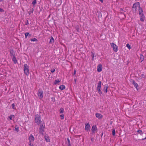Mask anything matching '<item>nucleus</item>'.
<instances>
[{
  "instance_id": "nucleus-1",
  "label": "nucleus",
  "mask_w": 146,
  "mask_h": 146,
  "mask_svg": "<svg viewBox=\"0 0 146 146\" xmlns=\"http://www.w3.org/2000/svg\"><path fill=\"white\" fill-rule=\"evenodd\" d=\"M24 73L27 75L29 74V66L27 64H25L24 66Z\"/></svg>"
},
{
  "instance_id": "nucleus-2",
  "label": "nucleus",
  "mask_w": 146,
  "mask_h": 146,
  "mask_svg": "<svg viewBox=\"0 0 146 146\" xmlns=\"http://www.w3.org/2000/svg\"><path fill=\"white\" fill-rule=\"evenodd\" d=\"M35 122L38 124H39L41 123V121L40 116L38 114L35 115Z\"/></svg>"
},
{
  "instance_id": "nucleus-3",
  "label": "nucleus",
  "mask_w": 146,
  "mask_h": 146,
  "mask_svg": "<svg viewBox=\"0 0 146 146\" xmlns=\"http://www.w3.org/2000/svg\"><path fill=\"white\" fill-rule=\"evenodd\" d=\"M101 82L100 81H99L97 84V89L98 91V93L100 95L102 94V92L101 90Z\"/></svg>"
},
{
  "instance_id": "nucleus-4",
  "label": "nucleus",
  "mask_w": 146,
  "mask_h": 146,
  "mask_svg": "<svg viewBox=\"0 0 146 146\" xmlns=\"http://www.w3.org/2000/svg\"><path fill=\"white\" fill-rule=\"evenodd\" d=\"M139 5V3L138 2L136 3L133 4V11L136 12L137 11V7Z\"/></svg>"
},
{
  "instance_id": "nucleus-5",
  "label": "nucleus",
  "mask_w": 146,
  "mask_h": 146,
  "mask_svg": "<svg viewBox=\"0 0 146 146\" xmlns=\"http://www.w3.org/2000/svg\"><path fill=\"white\" fill-rule=\"evenodd\" d=\"M110 45L113 48V50L115 52H117L118 50L117 46L113 43H111Z\"/></svg>"
},
{
  "instance_id": "nucleus-6",
  "label": "nucleus",
  "mask_w": 146,
  "mask_h": 146,
  "mask_svg": "<svg viewBox=\"0 0 146 146\" xmlns=\"http://www.w3.org/2000/svg\"><path fill=\"white\" fill-rule=\"evenodd\" d=\"M45 127V125L44 124V125H41L40 128V132L42 135H43Z\"/></svg>"
},
{
  "instance_id": "nucleus-7",
  "label": "nucleus",
  "mask_w": 146,
  "mask_h": 146,
  "mask_svg": "<svg viewBox=\"0 0 146 146\" xmlns=\"http://www.w3.org/2000/svg\"><path fill=\"white\" fill-rule=\"evenodd\" d=\"M34 139L35 138L31 134L29 138V142H33Z\"/></svg>"
},
{
  "instance_id": "nucleus-8",
  "label": "nucleus",
  "mask_w": 146,
  "mask_h": 146,
  "mask_svg": "<svg viewBox=\"0 0 146 146\" xmlns=\"http://www.w3.org/2000/svg\"><path fill=\"white\" fill-rule=\"evenodd\" d=\"M102 66L101 64H98L97 67V71L98 72H100L102 71Z\"/></svg>"
},
{
  "instance_id": "nucleus-9",
  "label": "nucleus",
  "mask_w": 146,
  "mask_h": 146,
  "mask_svg": "<svg viewBox=\"0 0 146 146\" xmlns=\"http://www.w3.org/2000/svg\"><path fill=\"white\" fill-rule=\"evenodd\" d=\"M96 116L98 119H101L103 117V115L99 113H96Z\"/></svg>"
},
{
  "instance_id": "nucleus-10",
  "label": "nucleus",
  "mask_w": 146,
  "mask_h": 146,
  "mask_svg": "<svg viewBox=\"0 0 146 146\" xmlns=\"http://www.w3.org/2000/svg\"><path fill=\"white\" fill-rule=\"evenodd\" d=\"M85 125V129L87 131H88V130L90 129V123H86Z\"/></svg>"
},
{
  "instance_id": "nucleus-11",
  "label": "nucleus",
  "mask_w": 146,
  "mask_h": 146,
  "mask_svg": "<svg viewBox=\"0 0 146 146\" xmlns=\"http://www.w3.org/2000/svg\"><path fill=\"white\" fill-rule=\"evenodd\" d=\"M37 94L38 96L41 98L43 97V93L42 91L40 90H38Z\"/></svg>"
},
{
  "instance_id": "nucleus-12",
  "label": "nucleus",
  "mask_w": 146,
  "mask_h": 146,
  "mask_svg": "<svg viewBox=\"0 0 146 146\" xmlns=\"http://www.w3.org/2000/svg\"><path fill=\"white\" fill-rule=\"evenodd\" d=\"M97 130V127L96 126L93 125L92 128V133H94L95 131Z\"/></svg>"
},
{
  "instance_id": "nucleus-13",
  "label": "nucleus",
  "mask_w": 146,
  "mask_h": 146,
  "mask_svg": "<svg viewBox=\"0 0 146 146\" xmlns=\"http://www.w3.org/2000/svg\"><path fill=\"white\" fill-rule=\"evenodd\" d=\"M143 9L142 8L140 7V6L139 7V15L143 14Z\"/></svg>"
},
{
  "instance_id": "nucleus-14",
  "label": "nucleus",
  "mask_w": 146,
  "mask_h": 146,
  "mask_svg": "<svg viewBox=\"0 0 146 146\" xmlns=\"http://www.w3.org/2000/svg\"><path fill=\"white\" fill-rule=\"evenodd\" d=\"M132 84L134 85V86L138 90V88H137L138 85L137 83H136L134 80H133L132 82Z\"/></svg>"
},
{
  "instance_id": "nucleus-15",
  "label": "nucleus",
  "mask_w": 146,
  "mask_h": 146,
  "mask_svg": "<svg viewBox=\"0 0 146 146\" xmlns=\"http://www.w3.org/2000/svg\"><path fill=\"white\" fill-rule=\"evenodd\" d=\"M12 60L14 63L15 64H16L17 62V60L16 58L15 57V56H13Z\"/></svg>"
},
{
  "instance_id": "nucleus-16",
  "label": "nucleus",
  "mask_w": 146,
  "mask_h": 146,
  "mask_svg": "<svg viewBox=\"0 0 146 146\" xmlns=\"http://www.w3.org/2000/svg\"><path fill=\"white\" fill-rule=\"evenodd\" d=\"M10 53L11 56H15V52L13 50L11 49L10 50Z\"/></svg>"
},
{
  "instance_id": "nucleus-17",
  "label": "nucleus",
  "mask_w": 146,
  "mask_h": 146,
  "mask_svg": "<svg viewBox=\"0 0 146 146\" xmlns=\"http://www.w3.org/2000/svg\"><path fill=\"white\" fill-rule=\"evenodd\" d=\"M140 17V20L141 21H144V15H139Z\"/></svg>"
},
{
  "instance_id": "nucleus-18",
  "label": "nucleus",
  "mask_w": 146,
  "mask_h": 146,
  "mask_svg": "<svg viewBox=\"0 0 146 146\" xmlns=\"http://www.w3.org/2000/svg\"><path fill=\"white\" fill-rule=\"evenodd\" d=\"M65 88V86L64 85H61L59 87V88L61 90H63Z\"/></svg>"
},
{
  "instance_id": "nucleus-19",
  "label": "nucleus",
  "mask_w": 146,
  "mask_h": 146,
  "mask_svg": "<svg viewBox=\"0 0 146 146\" xmlns=\"http://www.w3.org/2000/svg\"><path fill=\"white\" fill-rule=\"evenodd\" d=\"M60 81V80L58 79H56L55 80L54 82V84L55 85L57 84H58Z\"/></svg>"
},
{
  "instance_id": "nucleus-20",
  "label": "nucleus",
  "mask_w": 146,
  "mask_h": 146,
  "mask_svg": "<svg viewBox=\"0 0 146 146\" xmlns=\"http://www.w3.org/2000/svg\"><path fill=\"white\" fill-rule=\"evenodd\" d=\"M67 145L68 146H71V145L70 144V139L68 138H67Z\"/></svg>"
},
{
  "instance_id": "nucleus-21",
  "label": "nucleus",
  "mask_w": 146,
  "mask_h": 146,
  "mask_svg": "<svg viewBox=\"0 0 146 146\" xmlns=\"http://www.w3.org/2000/svg\"><path fill=\"white\" fill-rule=\"evenodd\" d=\"M91 53L92 54L91 56L92 57V60H94V59H96V58H94V53H93L92 52H91ZM95 58H96V57H95Z\"/></svg>"
},
{
  "instance_id": "nucleus-22",
  "label": "nucleus",
  "mask_w": 146,
  "mask_h": 146,
  "mask_svg": "<svg viewBox=\"0 0 146 146\" xmlns=\"http://www.w3.org/2000/svg\"><path fill=\"white\" fill-rule=\"evenodd\" d=\"M54 42V40L53 38L51 37V38H50L49 43H52Z\"/></svg>"
},
{
  "instance_id": "nucleus-23",
  "label": "nucleus",
  "mask_w": 146,
  "mask_h": 146,
  "mask_svg": "<svg viewBox=\"0 0 146 146\" xmlns=\"http://www.w3.org/2000/svg\"><path fill=\"white\" fill-rule=\"evenodd\" d=\"M108 88V87L107 85L104 88V91H105V93H107V90Z\"/></svg>"
},
{
  "instance_id": "nucleus-24",
  "label": "nucleus",
  "mask_w": 146,
  "mask_h": 146,
  "mask_svg": "<svg viewBox=\"0 0 146 146\" xmlns=\"http://www.w3.org/2000/svg\"><path fill=\"white\" fill-rule=\"evenodd\" d=\"M34 9L33 8L29 12V15L31 14L33 12Z\"/></svg>"
},
{
  "instance_id": "nucleus-25",
  "label": "nucleus",
  "mask_w": 146,
  "mask_h": 146,
  "mask_svg": "<svg viewBox=\"0 0 146 146\" xmlns=\"http://www.w3.org/2000/svg\"><path fill=\"white\" fill-rule=\"evenodd\" d=\"M112 133L113 136H114L115 135V129L114 128L112 129Z\"/></svg>"
},
{
  "instance_id": "nucleus-26",
  "label": "nucleus",
  "mask_w": 146,
  "mask_h": 146,
  "mask_svg": "<svg viewBox=\"0 0 146 146\" xmlns=\"http://www.w3.org/2000/svg\"><path fill=\"white\" fill-rule=\"evenodd\" d=\"M37 41V39L35 38L31 39V42Z\"/></svg>"
},
{
  "instance_id": "nucleus-27",
  "label": "nucleus",
  "mask_w": 146,
  "mask_h": 146,
  "mask_svg": "<svg viewBox=\"0 0 146 146\" xmlns=\"http://www.w3.org/2000/svg\"><path fill=\"white\" fill-rule=\"evenodd\" d=\"M29 35L31 36V35L29 34V33H25V38H27V36Z\"/></svg>"
},
{
  "instance_id": "nucleus-28",
  "label": "nucleus",
  "mask_w": 146,
  "mask_h": 146,
  "mask_svg": "<svg viewBox=\"0 0 146 146\" xmlns=\"http://www.w3.org/2000/svg\"><path fill=\"white\" fill-rule=\"evenodd\" d=\"M64 112V109L63 108H61L60 109V113H62Z\"/></svg>"
},
{
  "instance_id": "nucleus-29",
  "label": "nucleus",
  "mask_w": 146,
  "mask_h": 146,
  "mask_svg": "<svg viewBox=\"0 0 146 146\" xmlns=\"http://www.w3.org/2000/svg\"><path fill=\"white\" fill-rule=\"evenodd\" d=\"M36 0H34L33 2H32V4L34 6L36 4Z\"/></svg>"
},
{
  "instance_id": "nucleus-30",
  "label": "nucleus",
  "mask_w": 146,
  "mask_h": 146,
  "mask_svg": "<svg viewBox=\"0 0 146 146\" xmlns=\"http://www.w3.org/2000/svg\"><path fill=\"white\" fill-rule=\"evenodd\" d=\"M11 106H12V108L13 110H15L16 109V108L15 107V105L14 103H13L12 104Z\"/></svg>"
},
{
  "instance_id": "nucleus-31",
  "label": "nucleus",
  "mask_w": 146,
  "mask_h": 146,
  "mask_svg": "<svg viewBox=\"0 0 146 146\" xmlns=\"http://www.w3.org/2000/svg\"><path fill=\"white\" fill-rule=\"evenodd\" d=\"M126 47L129 49H131V46L129 44H127L126 45Z\"/></svg>"
},
{
  "instance_id": "nucleus-32",
  "label": "nucleus",
  "mask_w": 146,
  "mask_h": 146,
  "mask_svg": "<svg viewBox=\"0 0 146 146\" xmlns=\"http://www.w3.org/2000/svg\"><path fill=\"white\" fill-rule=\"evenodd\" d=\"M14 117V115H11L10 116H9V118L10 119V120H12V117Z\"/></svg>"
},
{
  "instance_id": "nucleus-33",
  "label": "nucleus",
  "mask_w": 146,
  "mask_h": 146,
  "mask_svg": "<svg viewBox=\"0 0 146 146\" xmlns=\"http://www.w3.org/2000/svg\"><path fill=\"white\" fill-rule=\"evenodd\" d=\"M60 117L61 118V119H64V115L63 114H62V115H60Z\"/></svg>"
},
{
  "instance_id": "nucleus-34",
  "label": "nucleus",
  "mask_w": 146,
  "mask_h": 146,
  "mask_svg": "<svg viewBox=\"0 0 146 146\" xmlns=\"http://www.w3.org/2000/svg\"><path fill=\"white\" fill-rule=\"evenodd\" d=\"M29 146H34L33 143L29 142Z\"/></svg>"
},
{
  "instance_id": "nucleus-35",
  "label": "nucleus",
  "mask_w": 146,
  "mask_h": 146,
  "mask_svg": "<svg viewBox=\"0 0 146 146\" xmlns=\"http://www.w3.org/2000/svg\"><path fill=\"white\" fill-rule=\"evenodd\" d=\"M55 71V69H52L51 70V71L52 73H53Z\"/></svg>"
},
{
  "instance_id": "nucleus-36",
  "label": "nucleus",
  "mask_w": 146,
  "mask_h": 146,
  "mask_svg": "<svg viewBox=\"0 0 146 146\" xmlns=\"http://www.w3.org/2000/svg\"><path fill=\"white\" fill-rule=\"evenodd\" d=\"M50 141V139H49L48 137H47V139L46 138V142H49Z\"/></svg>"
},
{
  "instance_id": "nucleus-37",
  "label": "nucleus",
  "mask_w": 146,
  "mask_h": 146,
  "mask_svg": "<svg viewBox=\"0 0 146 146\" xmlns=\"http://www.w3.org/2000/svg\"><path fill=\"white\" fill-rule=\"evenodd\" d=\"M144 76V75L143 74H141V76H140V77L141 78V79L142 78H143Z\"/></svg>"
},
{
  "instance_id": "nucleus-38",
  "label": "nucleus",
  "mask_w": 146,
  "mask_h": 146,
  "mask_svg": "<svg viewBox=\"0 0 146 146\" xmlns=\"http://www.w3.org/2000/svg\"><path fill=\"white\" fill-rule=\"evenodd\" d=\"M15 129L16 130L17 132H18L19 131V128L18 127L16 128V127H15Z\"/></svg>"
},
{
  "instance_id": "nucleus-39",
  "label": "nucleus",
  "mask_w": 146,
  "mask_h": 146,
  "mask_svg": "<svg viewBox=\"0 0 146 146\" xmlns=\"http://www.w3.org/2000/svg\"><path fill=\"white\" fill-rule=\"evenodd\" d=\"M4 11V10L0 8V12H3Z\"/></svg>"
},
{
  "instance_id": "nucleus-40",
  "label": "nucleus",
  "mask_w": 146,
  "mask_h": 146,
  "mask_svg": "<svg viewBox=\"0 0 146 146\" xmlns=\"http://www.w3.org/2000/svg\"><path fill=\"white\" fill-rule=\"evenodd\" d=\"M27 22L25 23L26 25H27L28 24H29L28 20H27Z\"/></svg>"
},
{
  "instance_id": "nucleus-41",
  "label": "nucleus",
  "mask_w": 146,
  "mask_h": 146,
  "mask_svg": "<svg viewBox=\"0 0 146 146\" xmlns=\"http://www.w3.org/2000/svg\"><path fill=\"white\" fill-rule=\"evenodd\" d=\"M102 3L103 2V0H99Z\"/></svg>"
},
{
  "instance_id": "nucleus-42",
  "label": "nucleus",
  "mask_w": 146,
  "mask_h": 146,
  "mask_svg": "<svg viewBox=\"0 0 146 146\" xmlns=\"http://www.w3.org/2000/svg\"><path fill=\"white\" fill-rule=\"evenodd\" d=\"M76 72V70H74V75L75 74Z\"/></svg>"
},
{
  "instance_id": "nucleus-43",
  "label": "nucleus",
  "mask_w": 146,
  "mask_h": 146,
  "mask_svg": "<svg viewBox=\"0 0 146 146\" xmlns=\"http://www.w3.org/2000/svg\"><path fill=\"white\" fill-rule=\"evenodd\" d=\"M76 79H74V81L75 82H76Z\"/></svg>"
},
{
  "instance_id": "nucleus-44",
  "label": "nucleus",
  "mask_w": 146,
  "mask_h": 146,
  "mask_svg": "<svg viewBox=\"0 0 146 146\" xmlns=\"http://www.w3.org/2000/svg\"><path fill=\"white\" fill-rule=\"evenodd\" d=\"M4 0H0V2L3 1Z\"/></svg>"
},
{
  "instance_id": "nucleus-45",
  "label": "nucleus",
  "mask_w": 146,
  "mask_h": 146,
  "mask_svg": "<svg viewBox=\"0 0 146 146\" xmlns=\"http://www.w3.org/2000/svg\"><path fill=\"white\" fill-rule=\"evenodd\" d=\"M44 137L45 138V139H46V137L45 136H44Z\"/></svg>"
},
{
  "instance_id": "nucleus-46",
  "label": "nucleus",
  "mask_w": 146,
  "mask_h": 146,
  "mask_svg": "<svg viewBox=\"0 0 146 146\" xmlns=\"http://www.w3.org/2000/svg\"><path fill=\"white\" fill-rule=\"evenodd\" d=\"M91 141H92V140H93L92 139H91Z\"/></svg>"
},
{
  "instance_id": "nucleus-47",
  "label": "nucleus",
  "mask_w": 146,
  "mask_h": 146,
  "mask_svg": "<svg viewBox=\"0 0 146 146\" xmlns=\"http://www.w3.org/2000/svg\"><path fill=\"white\" fill-rule=\"evenodd\" d=\"M121 10H122V11L123 10V9H121Z\"/></svg>"
},
{
  "instance_id": "nucleus-48",
  "label": "nucleus",
  "mask_w": 146,
  "mask_h": 146,
  "mask_svg": "<svg viewBox=\"0 0 146 146\" xmlns=\"http://www.w3.org/2000/svg\"><path fill=\"white\" fill-rule=\"evenodd\" d=\"M121 10H122V11L123 10V9H121Z\"/></svg>"
},
{
  "instance_id": "nucleus-49",
  "label": "nucleus",
  "mask_w": 146,
  "mask_h": 146,
  "mask_svg": "<svg viewBox=\"0 0 146 146\" xmlns=\"http://www.w3.org/2000/svg\"><path fill=\"white\" fill-rule=\"evenodd\" d=\"M9 130H11V129H9Z\"/></svg>"
},
{
  "instance_id": "nucleus-50",
  "label": "nucleus",
  "mask_w": 146,
  "mask_h": 146,
  "mask_svg": "<svg viewBox=\"0 0 146 146\" xmlns=\"http://www.w3.org/2000/svg\"><path fill=\"white\" fill-rule=\"evenodd\" d=\"M135 1H137V0H135Z\"/></svg>"
}]
</instances>
